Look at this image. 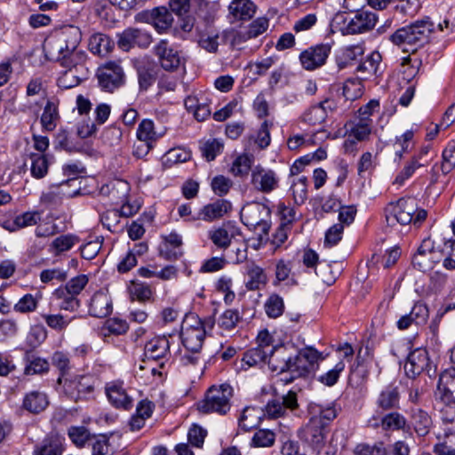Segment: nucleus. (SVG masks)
Segmentation results:
<instances>
[{
	"label": "nucleus",
	"instance_id": "nucleus-60",
	"mask_svg": "<svg viewBox=\"0 0 455 455\" xmlns=\"http://www.w3.org/2000/svg\"><path fill=\"white\" fill-rule=\"evenodd\" d=\"M348 14L345 12H337L331 20L330 27L332 32L339 31L343 35H347L348 30Z\"/></svg>",
	"mask_w": 455,
	"mask_h": 455
},
{
	"label": "nucleus",
	"instance_id": "nucleus-39",
	"mask_svg": "<svg viewBox=\"0 0 455 455\" xmlns=\"http://www.w3.org/2000/svg\"><path fill=\"white\" fill-rule=\"evenodd\" d=\"M79 243L78 236L67 234L56 237L50 244V251L54 255L69 251L74 245Z\"/></svg>",
	"mask_w": 455,
	"mask_h": 455
},
{
	"label": "nucleus",
	"instance_id": "nucleus-51",
	"mask_svg": "<svg viewBox=\"0 0 455 455\" xmlns=\"http://www.w3.org/2000/svg\"><path fill=\"white\" fill-rule=\"evenodd\" d=\"M275 441V434L268 429H259L255 432L251 443L255 447H271Z\"/></svg>",
	"mask_w": 455,
	"mask_h": 455
},
{
	"label": "nucleus",
	"instance_id": "nucleus-5",
	"mask_svg": "<svg viewBox=\"0 0 455 455\" xmlns=\"http://www.w3.org/2000/svg\"><path fill=\"white\" fill-rule=\"evenodd\" d=\"M242 222L250 229H259V235H267L270 229V209L262 204L245 205L240 213Z\"/></svg>",
	"mask_w": 455,
	"mask_h": 455
},
{
	"label": "nucleus",
	"instance_id": "nucleus-28",
	"mask_svg": "<svg viewBox=\"0 0 455 455\" xmlns=\"http://www.w3.org/2000/svg\"><path fill=\"white\" fill-rule=\"evenodd\" d=\"M49 405L48 396L45 393L34 390L25 395L22 408L33 414L44 411Z\"/></svg>",
	"mask_w": 455,
	"mask_h": 455
},
{
	"label": "nucleus",
	"instance_id": "nucleus-2",
	"mask_svg": "<svg viewBox=\"0 0 455 455\" xmlns=\"http://www.w3.org/2000/svg\"><path fill=\"white\" fill-rule=\"evenodd\" d=\"M82 32L76 26L64 27L61 31L47 39L44 45L46 57L60 63L70 66L85 62L86 52L79 47Z\"/></svg>",
	"mask_w": 455,
	"mask_h": 455
},
{
	"label": "nucleus",
	"instance_id": "nucleus-8",
	"mask_svg": "<svg viewBox=\"0 0 455 455\" xmlns=\"http://www.w3.org/2000/svg\"><path fill=\"white\" fill-rule=\"evenodd\" d=\"M188 319H191L194 323L182 327L180 333L182 344L188 351L198 353L202 348L205 338V326L197 316L191 315L188 317Z\"/></svg>",
	"mask_w": 455,
	"mask_h": 455
},
{
	"label": "nucleus",
	"instance_id": "nucleus-16",
	"mask_svg": "<svg viewBox=\"0 0 455 455\" xmlns=\"http://www.w3.org/2000/svg\"><path fill=\"white\" fill-rule=\"evenodd\" d=\"M85 62L70 66H62L67 68L58 78V86L62 89H70L77 86L83 80L87 78L88 68Z\"/></svg>",
	"mask_w": 455,
	"mask_h": 455
},
{
	"label": "nucleus",
	"instance_id": "nucleus-44",
	"mask_svg": "<svg viewBox=\"0 0 455 455\" xmlns=\"http://www.w3.org/2000/svg\"><path fill=\"white\" fill-rule=\"evenodd\" d=\"M324 427L325 426H322L320 423H313L310 419L305 428L307 441L316 446L322 444L325 439Z\"/></svg>",
	"mask_w": 455,
	"mask_h": 455
},
{
	"label": "nucleus",
	"instance_id": "nucleus-43",
	"mask_svg": "<svg viewBox=\"0 0 455 455\" xmlns=\"http://www.w3.org/2000/svg\"><path fill=\"white\" fill-rule=\"evenodd\" d=\"M47 326L58 332H61L66 330L73 319L76 316L68 317L62 314H44L42 315Z\"/></svg>",
	"mask_w": 455,
	"mask_h": 455
},
{
	"label": "nucleus",
	"instance_id": "nucleus-25",
	"mask_svg": "<svg viewBox=\"0 0 455 455\" xmlns=\"http://www.w3.org/2000/svg\"><path fill=\"white\" fill-rule=\"evenodd\" d=\"M372 120L366 117H355L346 123L344 128L348 137H353L357 141L366 140L371 133Z\"/></svg>",
	"mask_w": 455,
	"mask_h": 455
},
{
	"label": "nucleus",
	"instance_id": "nucleus-46",
	"mask_svg": "<svg viewBox=\"0 0 455 455\" xmlns=\"http://www.w3.org/2000/svg\"><path fill=\"white\" fill-rule=\"evenodd\" d=\"M266 314L270 318H277L283 313V299L278 294H271L264 305Z\"/></svg>",
	"mask_w": 455,
	"mask_h": 455
},
{
	"label": "nucleus",
	"instance_id": "nucleus-23",
	"mask_svg": "<svg viewBox=\"0 0 455 455\" xmlns=\"http://www.w3.org/2000/svg\"><path fill=\"white\" fill-rule=\"evenodd\" d=\"M375 404L379 410L391 411L400 407L399 388L394 385L385 387L378 395Z\"/></svg>",
	"mask_w": 455,
	"mask_h": 455
},
{
	"label": "nucleus",
	"instance_id": "nucleus-32",
	"mask_svg": "<svg viewBox=\"0 0 455 455\" xmlns=\"http://www.w3.org/2000/svg\"><path fill=\"white\" fill-rule=\"evenodd\" d=\"M264 416V411L261 408L248 406L245 407L239 418V427L244 432H248L259 427Z\"/></svg>",
	"mask_w": 455,
	"mask_h": 455
},
{
	"label": "nucleus",
	"instance_id": "nucleus-33",
	"mask_svg": "<svg viewBox=\"0 0 455 455\" xmlns=\"http://www.w3.org/2000/svg\"><path fill=\"white\" fill-rule=\"evenodd\" d=\"M60 119L58 102L47 100L40 118L41 125L44 131L52 132Z\"/></svg>",
	"mask_w": 455,
	"mask_h": 455
},
{
	"label": "nucleus",
	"instance_id": "nucleus-19",
	"mask_svg": "<svg viewBox=\"0 0 455 455\" xmlns=\"http://www.w3.org/2000/svg\"><path fill=\"white\" fill-rule=\"evenodd\" d=\"M231 203L225 199H218L212 204L204 205L196 216H192L191 220H202L204 221H212L223 217L231 210Z\"/></svg>",
	"mask_w": 455,
	"mask_h": 455
},
{
	"label": "nucleus",
	"instance_id": "nucleus-50",
	"mask_svg": "<svg viewBox=\"0 0 455 455\" xmlns=\"http://www.w3.org/2000/svg\"><path fill=\"white\" fill-rule=\"evenodd\" d=\"M223 143L217 140H208L205 142H204L200 146V151L202 153V156L207 160V161H212L216 158L218 155H220L223 150Z\"/></svg>",
	"mask_w": 455,
	"mask_h": 455
},
{
	"label": "nucleus",
	"instance_id": "nucleus-58",
	"mask_svg": "<svg viewBox=\"0 0 455 455\" xmlns=\"http://www.w3.org/2000/svg\"><path fill=\"white\" fill-rule=\"evenodd\" d=\"M68 436L78 447L84 446L91 439V434L85 427H71L68 429Z\"/></svg>",
	"mask_w": 455,
	"mask_h": 455
},
{
	"label": "nucleus",
	"instance_id": "nucleus-27",
	"mask_svg": "<svg viewBox=\"0 0 455 455\" xmlns=\"http://www.w3.org/2000/svg\"><path fill=\"white\" fill-rule=\"evenodd\" d=\"M112 300L107 292L99 291L93 294L89 306L91 315L99 318L106 317L112 312Z\"/></svg>",
	"mask_w": 455,
	"mask_h": 455
},
{
	"label": "nucleus",
	"instance_id": "nucleus-49",
	"mask_svg": "<svg viewBox=\"0 0 455 455\" xmlns=\"http://www.w3.org/2000/svg\"><path fill=\"white\" fill-rule=\"evenodd\" d=\"M87 283L88 278L85 275H77L70 279L65 287H60L59 293H60V295L70 293L77 297V295L84 289Z\"/></svg>",
	"mask_w": 455,
	"mask_h": 455
},
{
	"label": "nucleus",
	"instance_id": "nucleus-40",
	"mask_svg": "<svg viewBox=\"0 0 455 455\" xmlns=\"http://www.w3.org/2000/svg\"><path fill=\"white\" fill-rule=\"evenodd\" d=\"M31 175L36 179H42L48 173L50 165L49 156L47 155L33 153L30 156Z\"/></svg>",
	"mask_w": 455,
	"mask_h": 455
},
{
	"label": "nucleus",
	"instance_id": "nucleus-57",
	"mask_svg": "<svg viewBox=\"0 0 455 455\" xmlns=\"http://www.w3.org/2000/svg\"><path fill=\"white\" fill-rule=\"evenodd\" d=\"M455 167V143H450L443 152L441 170L443 174L450 173Z\"/></svg>",
	"mask_w": 455,
	"mask_h": 455
},
{
	"label": "nucleus",
	"instance_id": "nucleus-36",
	"mask_svg": "<svg viewBox=\"0 0 455 455\" xmlns=\"http://www.w3.org/2000/svg\"><path fill=\"white\" fill-rule=\"evenodd\" d=\"M405 425L406 419L401 413L393 411L383 416L379 422L374 424V427H381L385 431H395L403 429Z\"/></svg>",
	"mask_w": 455,
	"mask_h": 455
},
{
	"label": "nucleus",
	"instance_id": "nucleus-30",
	"mask_svg": "<svg viewBox=\"0 0 455 455\" xmlns=\"http://www.w3.org/2000/svg\"><path fill=\"white\" fill-rule=\"evenodd\" d=\"M313 423H320L322 426H327L338 415L337 409L334 403L323 404H311L309 407Z\"/></svg>",
	"mask_w": 455,
	"mask_h": 455
},
{
	"label": "nucleus",
	"instance_id": "nucleus-61",
	"mask_svg": "<svg viewBox=\"0 0 455 455\" xmlns=\"http://www.w3.org/2000/svg\"><path fill=\"white\" fill-rule=\"evenodd\" d=\"M40 217L37 212H25L23 214L18 215L13 221V225L15 228H12V231H14L19 228H23L29 226H34L37 223Z\"/></svg>",
	"mask_w": 455,
	"mask_h": 455
},
{
	"label": "nucleus",
	"instance_id": "nucleus-6",
	"mask_svg": "<svg viewBox=\"0 0 455 455\" xmlns=\"http://www.w3.org/2000/svg\"><path fill=\"white\" fill-rule=\"evenodd\" d=\"M417 212V203L414 198H400L395 204H391L386 209V219L389 226L395 223L407 225L412 222Z\"/></svg>",
	"mask_w": 455,
	"mask_h": 455
},
{
	"label": "nucleus",
	"instance_id": "nucleus-18",
	"mask_svg": "<svg viewBox=\"0 0 455 455\" xmlns=\"http://www.w3.org/2000/svg\"><path fill=\"white\" fill-rule=\"evenodd\" d=\"M378 20L376 13L368 11L357 12L348 20L347 35L360 34L372 29Z\"/></svg>",
	"mask_w": 455,
	"mask_h": 455
},
{
	"label": "nucleus",
	"instance_id": "nucleus-24",
	"mask_svg": "<svg viewBox=\"0 0 455 455\" xmlns=\"http://www.w3.org/2000/svg\"><path fill=\"white\" fill-rule=\"evenodd\" d=\"M437 388L445 403L455 404V368L447 369L441 373Z\"/></svg>",
	"mask_w": 455,
	"mask_h": 455
},
{
	"label": "nucleus",
	"instance_id": "nucleus-48",
	"mask_svg": "<svg viewBox=\"0 0 455 455\" xmlns=\"http://www.w3.org/2000/svg\"><path fill=\"white\" fill-rule=\"evenodd\" d=\"M382 57L379 52H373L367 56L364 61L360 63L356 70L369 75H377Z\"/></svg>",
	"mask_w": 455,
	"mask_h": 455
},
{
	"label": "nucleus",
	"instance_id": "nucleus-34",
	"mask_svg": "<svg viewBox=\"0 0 455 455\" xmlns=\"http://www.w3.org/2000/svg\"><path fill=\"white\" fill-rule=\"evenodd\" d=\"M229 13L235 19L247 20L253 17L256 12V5L251 0H242L241 2H231Z\"/></svg>",
	"mask_w": 455,
	"mask_h": 455
},
{
	"label": "nucleus",
	"instance_id": "nucleus-52",
	"mask_svg": "<svg viewBox=\"0 0 455 455\" xmlns=\"http://www.w3.org/2000/svg\"><path fill=\"white\" fill-rule=\"evenodd\" d=\"M344 369L345 363L343 360H339L332 369L319 376L318 380L327 387H332L337 383L339 375L344 371Z\"/></svg>",
	"mask_w": 455,
	"mask_h": 455
},
{
	"label": "nucleus",
	"instance_id": "nucleus-14",
	"mask_svg": "<svg viewBox=\"0 0 455 455\" xmlns=\"http://www.w3.org/2000/svg\"><path fill=\"white\" fill-rule=\"evenodd\" d=\"M431 370L428 353L424 348H417L407 356L404 371L409 378H415L423 371L429 374Z\"/></svg>",
	"mask_w": 455,
	"mask_h": 455
},
{
	"label": "nucleus",
	"instance_id": "nucleus-63",
	"mask_svg": "<svg viewBox=\"0 0 455 455\" xmlns=\"http://www.w3.org/2000/svg\"><path fill=\"white\" fill-rule=\"evenodd\" d=\"M344 231L342 224H334L325 233L324 245L332 247L341 240Z\"/></svg>",
	"mask_w": 455,
	"mask_h": 455
},
{
	"label": "nucleus",
	"instance_id": "nucleus-56",
	"mask_svg": "<svg viewBox=\"0 0 455 455\" xmlns=\"http://www.w3.org/2000/svg\"><path fill=\"white\" fill-rule=\"evenodd\" d=\"M419 157L418 156L412 157L411 162L408 163L395 177V184L403 185L406 180H408L413 175V173L418 168L423 165L422 164L419 163Z\"/></svg>",
	"mask_w": 455,
	"mask_h": 455
},
{
	"label": "nucleus",
	"instance_id": "nucleus-11",
	"mask_svg": "<svg viewBox=\"0 0 455 455\" xmlns=\"http://www.w3.org/2000/svg\"><path fill=\"white\" fill-rule=\"evenodd\" d=\"M331 46L329 44H321L310 47L299 55L302 67L307 70H314L323 66L331 53Z\"/></svg>",
	"mask_w": 455,
	"mask_h": 455
},
{
	"label": "nucleus",
	"instance_id": "nucleus-35",
	"mask_svg": "<svg viewBox=\"0 0 455 455\" xmlns=\"http://www.w3.org/2000/svg\"><path fill=\"white\" fill-rule=\"evenodd\" d=\"M246 273L248 280L245 283V286L249 291L259 290L267 282V277L263 268L254 263L247 266Z\"/></svg>",
	"mask_w": 455,
	"mask_h": 455
},
{
	"label": "nucleus",
	"instance_id": "nucleus-54",
	"mask_svg": "<svg viewBox=\"0 0 455 455\" xmlns=\"http://www.w3.org/2000/svg\"><path fill=\"white\" fill-rule=\"evenodd\" d=\"M54 295L57 299H60L59 307L61 310L73 312V311H76V309H78L80 307L79 299H77L76 296H75L73 294H70V293L66 294L65 293V294L60 295V293H59V289H57L54 291Z\"/></svg>",
	"mask_w": 455,
	"mask_h": 455
},
{
	"label": "nucleus",
	"instance_id": "nucleus-20",
	"mask_svg": "<svg viewBox=\"0 0 455 455\" xmlns=\"http://www.w3.org/2000/svg\"><path fill=\"white\" fill-rule=\"evenodd\" d=\"M138 83L140 91H147L157 78L158 68L155 62L142 60L136 64Z\"/></svg>",
	"mask_w": 455,
	"mask_h": 455
},
{
	"label": "nucleus",
	"instance_id": "nucleus-64",
	"mask_svg": "<svg viewBox=\"0 0 455 455\" xmlns=\"http://www.w3.org/2000/svg\"><path fill=\"white\" fill-rule=\"evenodd\" d=\"M415 325H422L428 318V308L425 304L417 303L409 313Z\"/></svg>",
	"mask_w": 455,
	"mask_h": 455
},
{
	"label": "nucleus",
	"instance_id": "nucleus-12",
	"mask_svg": "<svg viewBox=\"0 0 455 455\" xmlns=\"http://www.w3.org/2000/svg\"><path fill=\"white\" fill-rule=\"evenodd\" d=\"M337 108V103L334 100L326 98L324 100L312 105L302 115V121L309 125L322 124L325 122L328 114L332 113Z\"/></svg>",
	"mask_w": 455,
	"mask_h": 455
},
{
	"label": "nucleus",
	"instance_id": "nucleus-47",
	"mask_svg": "<svg viewBox=\"0 0 455 455\" xmlns=\"http://www.w3.org/2000/svg\"><path fill=\"white\" fill-rule=\"evenodd\" d=\"M362 54L363 50L359 45H352L345 48L336 60L339 68L343 69L347 68Z\"/></svg>",
	"mask_w": 455,
	"mask_h": 455
},
{
	"label": "nucleus",
	"instance_id": "nucleus-3",
	"mask_svg": "<svg viewBox=\"0 0 455 455\" xmlns=\"http://www.w3.org/2000/svg\"><path fill=\"white\" fill-rule=\"evenodd\" d=\"M232 395L233 388L228 384L212 386L208 389L204 399L198 403L197 408L203 413L215 412L224 415L230 410Z\"/></svg>",
	"mask_w": 455,
	"mask_h": 455
},
{
	"label": "nucleus",
	"instance_id": "nucleus-42",
	"mask_svg": "<svg viewBox=\"0 0 455 455\" xmlns=\"http://www.w3.org/2000/svg\"><path fill=\"white\" fill-rule=\"evenodd\" d=\"M411 423L417 434L424 436L428 433V429L431 426V418L426 411L420 409H415L412 410Z\"/></svg>",
	"mask_w": 455,
	"mask_h": 455
},
{
	"label": "nucleus",
	"instance_id": "nucleus-59",
	"mask_svg": "<svg viewBox=\"0 0 455 455\" xmlns=\"http://www.w3.org/2000/svg\"><path fill=\"white\" fill-rule=\"evenodd\" d=\"M233 182L227 177L223 175H218L214 177L212 180V188L215 195L219 196H225L228 193Z\"/></svg>",
	"mask_w": 455,
	"mask_h": 455
},
{
	"label": "nucleus",
	"instance_id": "nucleus-62",
	"mask_svg": "<svg viewBox=\"0 0 455 455\" xmlns=\"http://www.w3.org/2000/svg\"><path fill=\"white\" fill-rule=\"evenodd\" d=\"M37 307V300L32 294H26L14 305V310L19 313L34 312Z\"/></svg>",
	"mask_w": 455,
	"mask_h": 455
},
{
	"label": "nucleus",
	"instance_id": "nucleus-26",
	"mask_svg": "<svg viewBox=\"0 0 455 455\" xmlns=\"http://www.w3.org/2000/svg\"><path fill=\"white\" fill-rule=\"evenodd\" d=\"M145 20L151 23L158 32L168 29L173 21L172 14L166 7L160 6L143 14Z\"/></svg>",
	"mask_w": 455,
	"mask_h": 455
},
{
	"label": "nucleus",
	"instance_id": "nucleus-37",
	"mask_svg": "<svg viewBox=\"0 0 455 455\" xmlns=\"http://www.w3.org/2000/svg\"><path fill=\"white\" fill-rule=\"evenodd\" d=\"M234 235V233L230 232L226 226L211 229L208 232L211 241L216 247L221 250H226L230 246Z\"/></svg>",
	"mask_w": 455,
	"mask_h": 455
},
{
	"label": "nucleus",
	"instance_id": "nucleus-17",
	"mask_svg": "<svg viewBox=\"0 0 455 455\" xmlns=\"http://www.w3.org/2000/svg\"><path fill=\"white\" fill-rule=\"evenodd\" d=\"M272 351L268 354L266 363L272 372L276 374H289L291 365V354L284 346L275 347L272 345Z\"/></svg>",
	"mask_w": 455,
	"mask_h": 455
},
{
	"label": "nucleus",
	"instance_id": "nucleus-4",
	"mask_svg": "<svg viewBox=\"0 0 455 455\" xmlns=\"http://www.w3.org/2000/svg\"><path fill=\"white\" fill-rule=\"evenodd\" d=\"M321 359H323L321 353L314 347H307L300 349L296 355H291L290 377L282 379V380L291 382L295 379L307 376L315 371V365Z\"/></svg>",
	"mask_w": 455,
	"mask_h": 455
},
{
	"label": "nucleus",
	"instance_id": "nucleus-7",
	"mask_svg": "<svg viewBox=\"0 0 455 455\" xmlns=\"http://www.w3.org/2000/svg\"><path fill=\"white\" fill-rule=\"evenodd\" d=\"M97 78L100 87L108 92H113L125 83L124 69L116 62H108L100 68Z\"/></svg>",
	"mask_w": 455,
	"mask_h": 455
},
{
	"label": "nucleus",
	"instance_id": "nucleus-21",
	"mask_svg": "<svg viewBox=\"0 0 455 455\" xmlns=\"http://www.w3.org/2000/svg\"><path fill=\"white\" fill-rule=\"evenodd\" d=\"M271 349L272 344L266 343L248 349L243 355L242 368L247 370V368L253 366L261 367L266 363L268 354L272 351Z\"/></svg>",
	"mask_w": 455,
	"mask_h": 455
},
{
	"label": "nucleus",
	"instance_id": "nucleus-53",
	"mask_svg": "<svg viewBox=\"0 0 455 455\" xmlns=\"http://www.w3.org/2000/svg\"><path fill=\"white\" fill-rule=\"evenodd\" d=\"M240 320L239 312L235 309H227L218 319V324L226 331L234 329Z\"/></svg>",
	"mask_w": 455,
	"mask_h": 455
},
{
	"label": "nucleus",
	"instance_id": "nucleus-13",
	"mask_svg": "<svg viewBox=\"0 0 455 455\" xmlns=\"http://www.w3.org/2000/svg\"><path fill=\"white\" fill-rule=\"evenodd\" d=\"M152 42L151 35L140 28H129L119 35L118 46L124 51H129L135 45L147 48Z\"/></svg>",
	"mask_w": 455,
	"mask_h": 455
},
{
	"label": "nucleus",
	"instance_id": "nucleus-41",
	"mask_svg": "<svg viewBox=\"0 0 455 455\" xmlns=\"http://www.w3.org/2000/svg\"><path fill=\"white\" fill-rule=\"evenodd\" d=\"M110 38L101 33L92 35L89 39V49L94 54L105 55L112 49Z\"/></svg>",
	"mask_w": 455,
	"mask_h": 455
},
{
	"label": "nucleus",
	"instance_id": "nucleus-55",
	"mask_svg": "<svg viewBox=\"0 0 455 455\" xmlns=\"http://www.w3.org/2000/svg\"><path fill=\"white\" fill-rule=\"evenodd\" d=\"M251 163L252 160L250 156L241 155L235 158L230 171L235 176H243L248 173Z\"/></svg>",
	"mask_w": 455,
	"mask_h": 455
},
{
	"label": "nucleus",
	"instance_id": "nucleus-22",
	"mask_svg": "<svg viewBox=\"0 0 455 455\" xmlns=\"http://www.w3.org/2000/svg\"><path fill=\"white\" fill-rule=\"evenodd\" d=\"M108 401L116 408L128 410L132 407V399L127 395L123 383L112 382L106 386Z\"/></svg>",
	"mask_w": 455,
	"mask_h": 455
},
{
	"label": "nucleus",
	"instance_id": "nucleus-10",
	"mask_svg": "<svg viewBox=\"0 0 455 455\" xmlns=\"http://www.w3.org/2000/svg\"><path fill=\"white\" fill-rule=\"evenodd\" d=\"M299 407L297 394L289 391L281 397H275L269 400L264 410V415L268 418H279L285 415L287 410L294 411Z\"/></svg>",
	"mask_w": 455,
	"mask_h": 455
},
{
	"label": "nucleus",
	"instance_id": "nucleus-45",
	"mask_svg": "<svg viewBox=\"0 0 455 455\" xmlns=\"http://www.w3.org/2000/svg\"><path fill=\"white\" fill-rule=\"evenodd\" d=\"M307 180L305 176H301L298 179H293L291 181V191L294 203L298 205L302 204L307 197Z\"/></svg>",
	"mask_w": 455,
	"mask_h": 455
},
{
	"label": "nucleus",
	"instance_id": "nucleus-9",
	"mask_svg": "<svg viewBox=\"0 0 455 455\" xmlns=\"http://www.w3.org/2000/svg\"><path fill=\"white\" fill-rule=\"evenodd\" d=\"M154 53L161 67L166 71H175L184 62L180 52L164 39L155 45Z\"/></svg>",
	"mask_w": 455,
	"mask_h": 455
},
{
	"label": "nucleus",
	"instance_id": "nucleus-1",
	"mask_svg": "<svg viewBox=\"0 0 455 455\" xmlns=\"http://www.w3.org/2000/svg\"><path fill=\"white\" fill-rule=\"evenodd\" d=\"M455 31V25L447 18L435 22L429 17L396 29L389 36V40L403 52H414L427 44L431 36L439 32L448 36Z\"/></svg>",
	"mask_w": 455,
	"mask_h": 455
},
{
	"label": "nucleus",
	"instance_id": "nucleus-38",
	"mask_svg": "<svg viewBox=\"0 0 455 455\" xmlns=\"http://www.w3.org/2000/svg\"><path fill=\"white\" fill-rule=\"evenodd\" d=\"M137 138L145 142L146 152L147 154L150 148V142L156 140L158 138L156 132L155 131L154 123L149 119H143L139 124L137 130Z\"/></svg>",
	"mask_w": 455,
	"mask_h": 455
},
{
	"label": "nucleus",
	"instance_id": "nucleus-31",
	"mask_svg": "<svg viewBox=\"0 0 455 455\" xmlns=\"http://www.w3.org/2000/svg\"><path fill=\"white\" fill-rule=\"evenodd\" d=\"M268 20L266 18H258L252 21L246 30H241L235 34L232 43L234 45H239L248 39L254 38L267 30Z\"/></svg>",
	"mask_w": 455,
	"mask_h": 455
},
{
	"label": "nucleus",
	"instance_id": "nucleus-29",
	"mask_svg": "<svg viewBox=\"0 0 455 455\" xmlns=\"http://www.w3.org/2000/svg\"><path fill=\"white\" fill-rule=\"evenodd\" d=\"M170 351V342L166 336L152 339L145 345V356L149 360L165 358Z\"/></svg>",
	"mask_w": 455,
	"mask_h": 455
},
{
	"label": "nucleus",
	"instance_id": "nucleus-15",
	"mask_svg": "<svg viewBox=\"0 0 455 455\" xmlns=\"http://www.w3.org/2000/svg\"><path fill=\"white\" fill-rule=\"evenodd\" d=\"M278 181L279 179L273 170L258 165L251 171V185L259 192H272L277 188Z\"/></svg>",
	"mask_w": 455,
	"mask_h": 455
}]
</instances>
